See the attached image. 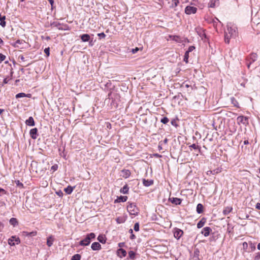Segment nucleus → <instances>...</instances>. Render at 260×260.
<instances>
[{"label":"nucleus","mask_w":260,"mask_h":260,"mask_svg":"<svg viewBox=\"0 0 260 260\" xmlns=\"http://www.w3.org/2000/svg\"><path fill=\"white\" fill-rule=\"evenodd\" d=\"M227 29L224 32L225 42L229 44L231 38H235L237 36V28L236 26L232 23H228Z\"/></svg>","instance_id":"f257e3e1"},{"label":"nucleus","mask_w":260,"mask_h":260,"mask_svg":"<svg viewBox=\"0 0 260 260\" xmlns=\"http://www.w3.org/2000/svg\"><path fill=\"white\" fill-rule=\"evenodd\" d=\"M127 210L131 215H137L139 210L137 206L133 203H129L127 206Z\"/></svg>","instance_id":"f03ea898"},{"label":"nucleus","mask_w":260,"mask_h":260,"mask_svg":"<svg viewBox=\"0 0 260 260\" xmlns=\"http://www.w3.org/2000/svg\"><path fill=\"white\" fill-rule=\"evenodd\" d=\"M108 98L106 99V101L107 100L110 101L112 100V102L111 105L113 106L115 108H116L118 107V103L116 102V98H118L119 95L117 93H113L112 92H110L108 95Z\"/></svg>","instance_id":"7ed1b4c3"},{"label":"nucleus","mask_w":260,"mask_h":260,"mask_svg":"<svg viewBox=\"0 0 260 260\" xmlns=\"http://www.w3.org/2000/svg\"><path fill=\"white\" fill-rule=\"evenodd\" d=\"M257 58V55L255 53H251L247 58V67L248 69L250 68V64L254 62Z\"/></svg>","instance_id":"20e7f679"},{"label":"nucleus","mask_w":260,"mask_h":260,"mask_svg":"<svg viewBox=\"0 0 260 260\" xmlns=\"http://www.w3.org/2000/svg\"><path fill=\"white\" fill-rule=\"evenodd\" d=\"M8 243L11 246H15L20 243V240L19 237L13 236L8 239Z\"/></svg>","instance_id":"39448f33"},{"label":"nucleus","mask_w":260,"mask_h":260,"mask_svg":"<svg viewBox=\"0 0 260 260\" xmlns=\"http://www.w3.org/2000/svg\"><path fill=\"white\" fill-rule=\"evenodd\" d=\"M197 11V8L194 7L188 6L185 9V13L187 15L195 14Z\"/></svg>","instance_id":"423d86ee"},{"label":"nucleus","mask_w":260,"mask_h":260,"mask_svg":"<svg viewBox=\"0 0 260 260\" xmlns=\"http://www.w3.org/2000/svg\"><path fill=\"white\" fill-rule=\"evenodd\" d=\"M183 234V231L178 228H175L174 229V236L177 240L179 239Z\"/></svg>","instance_id":"0eeeda50"},{"label":"nucleus","mask_w":260,"mask_h":260,"mask_svg":"<svg viewBox=\"0 0 260 260\" xmlns=\"http://www.w3.org/2000/svg\"><path fill=\"white\" fill-rule=\"evenodd\" d=\"M237 120L239 124L242 123L244 125H246L248 123V118L242 115L238 116Z\"/></svg>","instance_id":"6e6552de"},{"label":"nucleus","mask_w":260,"mask_h":260,"mask_svg":"<svg viewBox=\"0 0 260 260\" xmlns=\"http://www.w3.org/2000/svg\"><path fill=\"white\" fill-rule=\"evenodd\" d=\"M182 200L180 198H169V201L171 202L172 204L175 205H180L182 202Z\"/></svg>","instance_id":"1a4fd4ad"},{"label":"nucleus","mask_w":260,"mask_h":260,"mask_svg":"<svg viewBox=\"0 0 260 260\" xmlns=\"http://www.w3.org/2000/svg\"><path fill=\"white\" fill-rule=\"evenodd\" d=\"M212 231V229L208 226L202 229L201 233L205 236L207 237L210 235V232Z\"/></svg>","instance_id":"9d476101"},{"label":"nucleus","mask_w":260,"mask_h":260,"mask_svg":"<svg viewBox=\"0 0 260 260\" xmlns=\"http://www.w3.org/2000/svg\"><path fill=\"white\" fill-rule=\"evenodd\" d=\"M126 251L123 248H119L117 250V254L120 258L124 257L126 255Z\"/></svg>","instance_id":"9b49d317"},{"label":"nucleus","mask_w":260,"mask_h":260,"mask_svg":"<svg viewBox=\"0 0 260 260\" xmlns=\"http://www.w3.org/2000/svg\"><path fill=\"white\" fill-rule=\"evenodd\" d=\"M90 243V238L88 237H86L79 242V245L81 246H87Z\"/></svg>","instance_id":"f8f14e48"},{"label":"nucleus","mask_w":260,"mask_h":260,"mask_svg":"<svg viewBox=\"0 0 260 260\" xmlns=\"http://www.w3.org/2000/svg\"><path fill=\"white\" fill-rule=\"evenodd\" d=\"M38 129L37 128H34L31 129H30L29 134L30 137L33 139H36L37 138L38 136Z\"/></svg>","instance_id":"ddd939ff"},{"label":"nucleus","mask_w":260,"mask_h":260,"mask_svg":"<svg viewBox=\"0 0 260 260\" xmlns=\"http://www.w3.org/2000/svg\"><path fill=\"white\" fill-rule=\"evenodd\" d=\"M91 248L93 250H99L102 247L99 242H94L91 244Z\"/></svg>","instance_id":"4468645a"},{"label":"nucleus","mask_w":260,"mask_h":260,"mask_svg":"<svg viewBox=\"0 0 260 260\" xmlns=\"http://www.w3.org/2000/svg\"><path fill=\"white\" fill-rule=\"evenodd\" d=\"M121 176H122V177L124 178H128L131 174V173L130 172V171L129 170H126V169H123L121 171Z\"/></svg>","instance_id":"2eb2a0df"},{"label":"nucleus","mask_w":260,"mask_h":260,"mask_svg":"<svg viewBox=\"0 0 260 260\" xmlns=\"http://www.w3.org/2000/svg\"><path fill=\"white\" fill-rule=\"evenodd\" d=\"M127 200V196H120L118 197L117 199L114 201V203H120V202H125Z\"/></svg>","instance_id":"dca6fc26"},{"label":"nucleus","mask_w":260,"mask_h":260,"mask_svg":"<svg viewBox=\"0 0 260 260\" xmlns=\"http://www.w3.org/2000/svg\"><path fill=\"white\" fill-rule=\"evenodd\" d=\"M25 123L28 126H34L35 125V121L32 117H29L25 121Z\"/></svg>","instance_id":"f3484780"},{"label":"nucleus","mask_w":260,"mask_h":260,"mask_svg":"<svg viewBox=\"0 0 260 260\" xmlns=\"http://www.w3.org/2000/svg\"><path fill=\"white\" fill-rule=\"evenodd\" d=\"M143 184L145 186L148 187L153 184V180L143 179Z\"/></svg>","instance_id":"a211bd4d"},{"label":"nucleus","mask_w":260,"mask_h":260,"mask_svg":"<svg viewBox=\"0 0 260 260\" xmlns=\"http://www.w3.org/2000/svg\"><path fill=\"white\" fill-rule=\"evenodd\" d=\"M31 94H25L23 92H20L16 95V98L18 99L20 98H24V97H27V98H31Z\"/></svg>","instance_id":"6ab92c4d"},{"label":"nucleus","mask_w":260,"mask_h":260,"mask_svg":"<svg viewBox=\"0 0 260 260\" xmlns=\"http://www.w3.org/2000/svg\"><path fill=\"white\" fill-rule=\"evenodd\" d=\"M233 210V208L231 206H227L224 207L223 210V214L224 215H227Z\"/></svg>","instance_id":"aec40b11"},{"label":"nucleus","mask_w":260,"mask_h":260,"mask_svg":"<svg viewBox=\"0 0 260 260\" xmlns=\"http://www.w3.org/2000/svg\"><path fill=\"white\" fill-rule=\"evenodd\" d=\"M80 38L84 42H88L90 40V36L88 34H83L80 36Z\"/></svg>","instance_id":"412c9836"},{"label":"nucleus","mask_w":260,"mask_h":260,"mask_svg":"<svg viewBox=\"0 0 260 260\" xmlns=\"http://www.w3.org/2000/svg\"><path fill=\"white\" fill-rule=\"evenodd\" d=\"M206 222V218H202L201 220L197 224V228L198 229H200L202 228L204 224H205Z\"/></svg>","instance_id":"4be33fe9"},{"label":"nucleus","mask_w":260,"mask_h":260,"mask_svg":"<svg viewBox=\"0 0 260 260\" xmlns=\"http://www.w3.org/2000/svg\"><path fill=\"white\" fill-rule=\"evenodd\" d=\"M75 187V186L72 187L71 186H68L67 187L64 189V191L67 194H70L73 192V189Z\"/></svg>","instance_id":"5701e85b"},{"label":"nucleus","mask_w":260,"mask_h":260,"mask_svg":"<svg viewBox=\"0 0 260 260\" xmlns=\"http://www.w3.org/2000/svg\"><path fill=\"white\" fill-rule=\"evenodd\" d=\"M54 238L52 236H49L47 240V245L48 247H51L53 243Z\"/></svg>","instance_id":"b1692460"},{"label":"nucleus","mask_w":260,"mask_h":260,"mask_svg":"<svg viewBox=\"0 0 260 260\" xmlns=\"http://www.w3.org/2000/svg\"><path fill=\"white\" fill-rule=\"evenodd\" d=\"M129 188L127 184L124 185V186L120 189V192L123 194H127L128 192Z\"/></svg>","instance_id":"393cba45"},{"label":"nucleus","mask_w":260,"mask_h":260,"mask_svg":"<svg viewBox=\"0 0 260 260\" xmlns=\"http://www.w3.org/2000/svg\"><path fill=\"white\" fill-rule=\"evenodd\" d=\"M203 206L202 204L199 203L197 206V212L199 214H201L203 212Z\"/></svg>","instance_id":"a878e982"},{"label":"nucleus","mask_w":260,"mask_h":260,"mask_svg":"<svg viewBox=\"0 0 260 260\" xmlns=\"http://www.w3.org/2000/svg\"><path fill=\"white\" fill-rule=\"evenodd\" d=\"M23 234L25 236L28 237H34L37 235V232L32 231L31 232H23Z\"/></svg>","instance_id":"bb28decb"},{"label":"nucleus","mask_w":260,"mask_h":260,"mask_svg":"<svg viewBox=\"0 0 260 260\" xmlns=\"http://www.w3.org/2000/svg\"><path fill=\"white\" fill-rule=\"evenodd\" d=\"M126 220V218L124 217H118L116 219V221L117 223L120 224L124 223Z\"/></svg>","instance_id":"cd10ccee"},{"label":"nucleus","mask_w":260,"mask_h":260,"mask_svg":"<svg viewBox=\"0 0 260 260\" xmlns=\"http://www.w3.org/2000/svg\"><path fill=\"white\" fill-rule=\"evenodd\" d=\"M10 223L14 226L18 224V221L15 218H11L9 221Z\"/></svg>","instance_id":"c85d7f7f"},{"label":"nucleus","mask_w":260,"mask_h":260,"mask_svg":"<svg viewBox=\"0 0 260 260\" xmlns=\"http://www.w3.org/2000/svg\"><path fill=\"white\" fill-rule=\"evenodd\" d=\"M98 240L102 243H105L106 242V239L105 237L102 235H100L98 236Z\"/></svg>","instance_id":"c756f323"},{"label":"nucleus","mask_w":260,"mask_h":260,"mask_svg":"<svg viewBox=\"0 0 260 260\" xmlns=\"http://www.w3.org/2000/svg\"><path fill=\"white\" fill-rule=\"evenodd\" d=\"M136 253L133 251H129L128 252V258L134 259L135 258Z\"/></svg>","instance_id":"7c9ffc66"},{"label":"nucleus","mask_w":260,"mask_h":260,"mask_svg":"<svg viewBox=\"0 0 260 260\" xmlns=\"http://www.w3.org/2000/svg\"><path fill=\"white\" fill-rule=\"evenodd\" d=\"M216 0H211L209 3V6L211 8H214L216 6Z\"/></svg>","instance_id":"2f4dec72"},{"label":"nucleus","mask_w":260,"mask_h":260,"mask_svg":"<svg viewBox=\"0 0 260 260\" xmlns=\"http://www.w3.org/2000/svg\"><path fill=\"white\" fill-rule=\"evenodd\" d=\"M232 103L234 105V106L238 107V103L237 100L234 98L232 97L231 98Z\"/></svg>","instance_id":"473e14b6"},{"label":"nucleus","mask_w":260,"mask_h":260,"mask_svg":"<svg viewBox=\"0 0 260 260\" xmlns=\"http://www.w3.org/2000/svg\"><path fill=\"white\" fill-rule=\"evenodd\" d=\"M80 258L81 255L79 254H76L72 256L71 260H80Z\"/></svg>","instance_id":"72a5a7b5"},{"label":"nucleus","mask_w":260,"mask_h":260,"mask_svg":"<svg viewBox=\"0 0 260 260\" xmlns=\"http://www.w3.org/2000/svg\"><path fill=\"white\" fill-rule=\"evenodd\" d=\"M169 121V120L167 117H164L160 120V122L164 124H167Z\"/></svg>","instance_id":"f704fd0d"},{"label":"nucleus","mask_w":260,"mask_h":260,"mask_svg":"<svg viewBox=\"0 0 260 260\" xmlns=\"http://www.w3.org/2000/svg\"><path fill=\"white\" fill-rule=\"evenodd\" d=\"M188 58H189V53L185 52L184 56V59L183 60L185 61L186 63L188 62Z\"/></svg>","instance_id":"c9c22d12"},{"label":"nucleus","mask_w":260,"mask_h":260,"mask_svg":"<svg viewBox=\"0 0 260 260\" xmlns=\"http://www.w3.org/2000/svg\"><path fill=\"white\" fill-rule=\"evenodd\" d=\"M129 233L131 234L130 239L132 240L135 239L136 238L135 235L133 234V231L132 229L129 230Z\"/></svg>","instance_id":"e433bc0d"},{"label":"nucleus","mask_w":260,"mask_h":260,"mask_svg":"<svg viewBox=\"0 0 260 260\" xmlns=\"http://www.w3.org/2000/svg\"><path fill=\"white\" fill-rule=\"evenodd\" d=\"M86 237H88L90 238V241L91 239H94L95 237V235L93 233H91L86 235Z\"/></svg>","instance_id":"4c0bfd02"},{"label":"nucleus","mask_w":260,"mask_h":260,"mask_svg":"<svg viewBox=\"0 0 260 260\" xmlns=\"http://www.w3.org/2000/svg\"><path fill=\"white\" fill-rule=\"evenodd\" d=\"M36 165H37V162L35 161H32L31 162V165H30V167L31 168V169L32 170V171H35L36 172H37V171L35 170V169H34L33 167H34V166H35Z\"/></svg>","instance_id":"58836bf2"},{"label":"nucleus","mask_w":260,"mask_h":260,"mask_svg":"<svg viewBox=\"0 0 260 260\" xmlns=\"http://www.w3.org/2000/svg\"><path fill=\"white\" fill-rule=\"evenodd\" d=\"M23 42H24V41L23 40H17L14 44V46L17 47V44H23Z\"/></svg>","instance_id":"ea45409f"},{"label":"nucleus","mask_w":260,"mask_h":260,"mask_svg":"<svg viewBox=\"0 0 260 260\" xmlns=\"http://www.w3.org/2000/svg\"><path fill=\"white\" fill-rule=\"evenodd\" d=\"M134 230L136 231V232H138L139 231V223L138 222H136L135 224H134Z\"/></svg>","instance_id":"a19ab883"},{"label":"nucleus","mask_w":260,"mask_h":260,"mask_svg":"<svg viewBox=\"0 0 260 260\" xmlns=\"http://www.w3.org/2000/svg\"><path fill=\"white\" fill-rule=\"evenodd\" d=\"M15 183H16L17 186H18L20 188L23 187V184L21 182H20L19 180L15 181Z\"/></svg>","instance_id":"79ce46f5"},{"label":"nucleus","mask_w":260,"mask_h":260,"mask_svg":"<svg viewBox=\"0 0 260 260\" xmlns=\"http://www.w3.org/2000/svg\"><path fill=\"white\" fill-rule=\"evenodd\" d=\"M173 4L172 5V8L177 6L178 4L179 3V0H173Z\"/></svg>","instance_id":"37998d69"},{"label":"nucleus","mask_w":260,"mask_h":260,"mask_svg":"<svg viewBox=\"0 0 260 260\" xmlns=\"http://www.w3.org/2000/svg\"><path fill=\"white\" fill-rule=\"evenodd\" d=\"M7 193V191H6L4 189L0 188V196H2L4 194H6Z\"/></svg>","instance_id":"c03bdc74"},{"label":"nucleus","mask_w":260,"mask_h":260,"mask_svg":"<svg viewBox=\"0 0 260 260\" xmlns=\"http://www.w3.org/2000/svg\"><path fill=\"white\" fill-rule=\"evenodd\" d=\"M6 56L5 55L0 53V63L6 59Z\"/></svg>","instance_id":"a18cd8bd"},{"label":"nucleus","mask_w":260,"mask_h":260,"mask_svg":"<svg viewBox=\"0 0 260 260\" xmlns=\"http://www.w3.org/2000/svg\"><path fill=\"white\" fill-rule=\"evenodd\" d=\"M194 49L195 47L193 46H190L189 47L188 50L186 52L189 53V52L192 51Z\"/></svg>","instance_id":"49530a36"},{"label":"nucleus","mask_w":260,"mask_h":260,"mask_svg":"<svg viewBox=\"0 0 260 260\" xmlns=\"http://www.w3.org/2000/svg\"><path fill=\"white\" fill-rule=\"evenodd\" d=\"M44 53L47 55V56H49L50 54V49L49 47L46 48L44 49Z\"/></svg>","instance_id":"de8ad7c7"},{"label":"nucleus","mask_w":260,"mask_h":260,"mask_svg":"<svg viewBox=\"0 0 260 260\" xmlns=\"http://www.w3.org/2000/svg\"><path fill=\"white\" fill-rule=\"evenodd\" d=\"M201 32H198L199 35L201 37H204L205 38H206V34H205L204 32V30H202V29H201L200 30Z\"/></svg>","instance_id":"09e8293b"},{"label":"nucleus","mask_w":260,"mask_h":260,"mask_svg":"<svg viewBox=\"0 0 260 260\" xmlns=\"http://www.w3.org/2000/svg\"><path fill=\"white\" fill-rule=\"evenodd\" d=\"M189 147L192 148L194 149H200V147L197 145L196 144H192V145L189 146Z\"/></svg>","instance_id":"8fccbe9b"},{"label":"nucleus","mask_w":260,"mask_h":260,"mask_svg":"<svg viewBox=\"0 0 260 260\" xmlns=\"http://www.w3.org/2000/svg\"><path fill=\"white\" fill-rule=\"evenodd\" d=\"M98 36L100 39H104L106 37V35L104 32L99 33L98 34Z\"/></svg>","instance_id":"3c124183"},{"label":"nucleus","mask_w":260,"mask_h":260,"mask_svg":"<svg viewBox=\"0 0 260 260\" xmlns=\"http://www.w3.org/2000/svg\"><path fill=\"white\" fill-rule=\"evenodd\" d=\"M260 259V252H257L256 253V255L254 257V260H258Z\"/></svg>","instance_id":"603ef678"},{"label":"nucleus","mask_w":260,"mask_h":260,"mask_svg":"<svg viewBox=\"0 0 260 260\" xmlns=\"http://www.w3.org/2000/svg\"><path fill=\"white\" fill-rule=\"evenodd\" d=\"M243 247L244 250H246L248 248V243L246 242L243 243Z\"/></svg>","instance_id":"864d4df0"},{"label":"nucleus","mask_w":260,"mask_h":260,"mask_svg":"<svg viewBox=\"0 0 260 260\" xmlns=\"http://www.w3.org/2000/svg\"><path fill=\"white\" fill-rule=\"evenodd\" d=\"M58 169L57 165H54L51 167V169L53 171H56Z\"/></svg>","instance_id":"5fc2aeb1"},{"label":"nucleus","mask_w":260,"mask_h":260,"mask_svg":"<svg viewBox=\"0 0 260 260\" xmlns=\"http://www.w3.org/2000/svg\"><path fill=\"white\" fill-rule=\"evenodd\" d=\"M162 141H160L159 142V144H158V149L159 151L161 150L162 149Z\"/></svg>","instance_id":"6e6d98bb"},{"label":"nucleus","mask_w":260,"mask_h":260,"mask_svg":"<svg viewBox=\"0 0 260 260\" xmlns=\"http://www.w3.org/2000/svg\"><path fill=\"white\" fill-rule=\"evenodd\" d=\"M6 23L5 20L1 21L0 22V25L2 26L3 27H5L6 26Z\"/></svg>","instance_id":"4d7b16f0"},{"label":"nucleus","mask_w":260,"mask_h":260,"mask_svg":"<svg viewBox=\"0 0 260 260\" xmlns=\"http://www.w3.org/2000/svg\"><path fill=\"white\" fill-rule=\"evenodd\" d=\"M171 124L172 125L175 126V127L178 126V124H177L176 121L175 119H173L171 121Z\"/></svg>","instance_id":"13d9d810"},{"label":"nucleus","mask_w":260,"mask_h":260,"mask_svg":"<svg viewBox=\"0 0 260 260\" xmlns=\"http://www.w3.org/2000/svg\"><path fill=\"white\" fill-rule=\"evenodd\" d=\"M153 156L157 157V158H160L162 157L161 155L158 154V153H154L153 154Z\"/></svg>","instance_id":"bf43d9fd"},{"label":"nucleus","mask_w":260,"mask_h":260,"mask_svg":"<svg viewBox=\"0 0 260 260\" xmlns=\"http://www.w3.org/2000/svg\"><path fill=\"white\" fill-rule=\"evenodd\" d=\"M56 193L59 197H62L63 196V192L61 190L57 191Z\"/></svg>","instance_id":"052dcab7"},{"label":"nucleus","mask_w":260,"mask_h":260,"mask_svg":"<svg viewBox=\"0 0 260 260\" xmlns=\"http://www.w3.org/2000/svg\"><path fill=\"white\" fill-rule=\"evenodd\" d=\"M6 19V16H2L1 14L0 13V21L3 20H5Z\"/></svg>","instance_id":"680f3d73"},{"label":"nucleus","mask_w":260,"mask_h":260,"mask_svg":"<svg viewBox=\"0 0 260 260\" xmlns=\"http://www.w3.org/2000/svg\"><path fill=\"white\" fill-rule=\"evenodd\" d=\"M4 227V223L0 221V232L2 231V230L3 229Z\"/></svg>","instance_id":"e2e57ef3"},{"label":"nucleus","mask_w":260,"mask_h":260,"mask_svg":"<svg viewBox=\"0 0 260 260\" xmlns=\"http://www.w3.org/2000/svg\"><path fill=\"white\" fill-rule=\"evenodd\" d=\"M125 246V243L124 242H120L118 243V247H122Z\"/></svg>","instance_id":"0e129e2a"},{"label":"nucleus","mask_w":260,"mask_h":260,"mask_svg":"<svg viewBox=\"0 0 260 260\" xmlns=\"http://www.w3.org/2000/svg\"><path fill=\"white\" fill-rule=\"evenodd\" d=\"M19 58L21 59V60L22 61H25L26 60H25V57L23 56V55H20L19 56Z\"/></svg>","instance_id":"69168bd1"},{"label":"nucleus","mask_w":260,"mask_h":260,"mask_svg":"<svg viewBox=\"0 0 260 260\" xmlns=\"http://www.w3.org/2000/svg\"><path fill=\"white\" fill-rule=\"evenodd\" d=\"M255 208L260 210V203H257L255 205Z\"/></svg>","instance_id":"338daca9"},{"label":"nucleus","mask_w":260,"mask_h":260,"mask_svg":"<svg viewBox=\"0 0 260 260\" xmlns=\"http://www.w3.org/2000/svg\"><path fill=\"white\" fill-rule=\"evenodd\" d=\"M193 260H200L199 256L196 255H194V256L193 257Z\"/></svg>","instance_id":"774afa93"}]
</instances>
